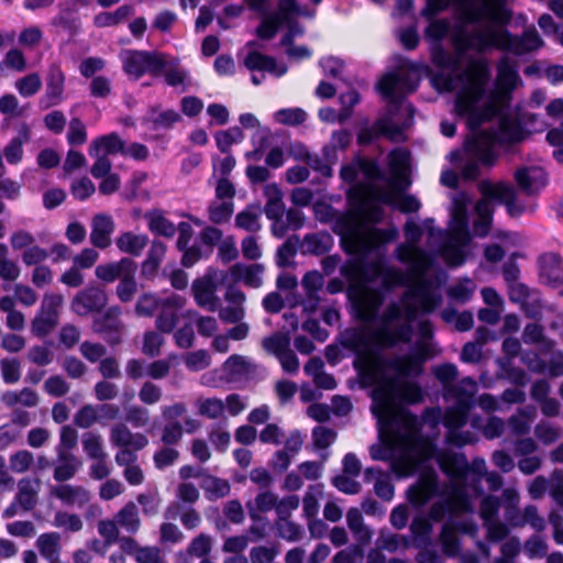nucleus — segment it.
<instances>
[{
	"label": "nucleus",
	"mask_w": 563,
	"mask_h": 563,
	"mask_svg": "<svg viewBox=\"0 0 563 563\" xmlns=\"http://www.w3.org/2000/svg\"><path fill=\"white\" fill-rule=\"evenodd\" d=\"M525 137L520 124L509 117L500 115L497 123L467 139L462 151L451 152L449 159L456 164L461 176L474 180L479 176L481 167L495 164L498 150L519 143Z\"/></svg>",
	"instance_id": "nucleus-10"
},
{
	"label": "nucleus",
	"mask_w": 563,
	"mask_h": 563,
	"mask_svg": "<svg viewBox=\"0 0 563 563\" xmlns=\"http://www.w3.org/2000/svg\"><path fill=\"white\" fill-rule=\"evenodd\" d=\"M307 113L300 108H285L274 113L277 123L286 125H298L306 121Z\"/></svg>",
	"instance_id": "nucleus-61"
},
{
	"label": "nucleus",
	"mask_w": 563,
	"mask_h": 563,
	"mask_svg": "<svg viewBox=\"0 0 563 563\" xmlns=\"http://www.w3.org/2000/svg\"><path fill=\"white\" fill-rule=\"evenodd\" d=\"M332 245L333 239L327 232L307 234L303 239V246L306 249V252L316 255H321L329 252Z\"/></svg>",
	"instance_id": "nucleus-50"
},
{
	"label": "nucleus",
	"mask_w": 563,
	"mask_h": 563,
	"mask_svg": "<svg viewBox=\"0 0 563 563\" xmlns=\"http://www.w3.org/2000/svg\"><path fill=\"white\" fill-rule=\"evenodd\" d=\"M134 13V8L130 4H123L112 12H100L93 18L95 25L98 27L114 26Z\"/></svg>",
	"instance_id": "nucleus-48"
},
{
	"label": "nucleus",
	"mask_w": 563,
	"mask_h": 563,
	"mask_svg": "<svg viewBox=\"0 0 563 563\" xmlns=\"http://www.w3.org/2000/svg\"><path fill=\"white\" fill-rule=\"evenodd\" d=\"M81 445L86 455L90 460L102 457L107 455V452L103 448V439L102 435L98 432L88 431L85 432L81 437Z\"/></svg>",
	"instance_id": "nucleus-52"
},
{
	"label": "nucleus",
	"mask_w": 563,
	"mask_h": 563,
	"mask_svg": "<svg viewBox=\"0 0 563 563\" xmlns=\"http://www.w3.org/2000/svg\"><path fill=\"white\" fill-rule=\"evenodd\" d=\"M64 297L60 294H45L37 314L53 318L58 321V310L62 307Z\"/></svg>",
	"instance_id": "nucleus-60"
},
{
	"label": "nucleus",
	"mask_w": 563,
	"mask_h": 563,
	"mask_svg": "<svg viewBox=\"0 0 563 563\" xmlns=\"http://www.w3.org/2000/svg\"><path fill=\"white\" fill-rule=\"evenodd\" d=\"M107 303L106 292L98 287H89L78 292L71 301V310L78 316H87L101 310Z\"/></svg>",
	"instance_id": "nucleus-22"
},
{
	"label": "nucleus",
	"mask_w": 563,
	"mask_h": 563,
	"mask_svg": "<svg viewBox=\"0 0 563 563\" xmlns=\"http://www.w3.org/2000/svg\"><path fill=\"white\" fill-rule=\"evenodd\" d=\"M371 387V411L383 441L371 446V457L389 462L390 470L398 476L411 475L435 455V445L421 434L418 417L399 406L409 402L400 395L396 380Z\"/></svg>",
	"instance_id": "nucleus-3"
},
{
	"label": "nucleus",
	"mask_w": 563,
	"mask_h": 563,
	"mask_svg": "<svg viewBox=\"0 0 563 563\" xmlns=\"http://www.w3.org/2000/svg\"><path fill=\"white\" fill-rule=\"evenodd\" d=\"M51 495L63 505L76 509H82L91 499V493L84 486L65 483L53 486Z\"/></svg>",
	"instance_id": "nucleus-23"
},
{
	"label": "nucleus",
	"mask_w": 563,
	"mask_h": 563,
	"mask_svg": "<svg viewBox=\"0 0 563 563\" xmlns=\"http://www.w3.org/2000/svg\"><path fill=\"white\" fill-rule=\"evenodd\" d=\"M450 5L454 7L455 10V16L456 22L454 25H451L450 21L446 19H440L437 20L434 16L438 14L435 13L432 16H427L424 14V11L429 7V2L427 1V7L422 10V15L430 20V23L426 30V35L435 42L433 46V62L442 67L440 73L434 77V84L438 87V89L443 91L442 85L439 82L438 78L446 73L455 69V67H464L465 62L467 58H465V54L468 51H459L452 34L454 29L456 27L457 23L461 21L456 4L454 2L450 3Z\"/></svg>",
	"instance_id": "nucleus-11"
},
{
	"label": "nucleus",
	"mask_w": 563,
	"mask_h": 563,
	"mask_svg": "<svg viewBox=\"0 0 563 563\" xmlns=\"http://www.w3.org/2000/svg\"><path fill=\"white\" fill-rule=\"evenodd\" d=\"M437 462L449 481L440 484L434 470L422 472L415 484L407 490L409 503L420 508L433 497L440 499L430 507V516L441 520L448 511H474L473 497L483 493L482 479L487 473L486 462L483 457L473 459L468 464L463 453L441 452L435 449Z\"/></svg>",
	"instance_id": "nucleus-6"
},
{
	"label": "nucleus",
	"mask_w": 563,
	"mask_h": 563,
	"mask_svg": "<svg viewBox=\"0 0 563 563\" xmlns=\"http://www.w3.org/2000/svg\"><path fill=\"white\" fill-rule=\"evenodd\" d=\"M442 283L439 276L434 279V283H430V290L439 298V301L432 308H427L420 296L412 297L410 306L413 309V313L408 318L409 332L404 336H399L393 327H385L383 322L388 305L380 313L379 308L375 317L368 320L360 318L355 307L352 305L354 317L362 324L347 329L342 334V345L354 353L353 365L363 387L379 385L387 380H396L400 395L409 404L422 401L423 391L411 379L422 373L423 363L431 355L429 345V340L433 335L431 323L426 320L418 323L419 340L416 343V352L387 356L385 351L400 343L407 344L411 341L413 323L417 320L419 310L431 312L440 305L442 297L439 288Z\"/></svg>",
	"instance_id": "nucleus-2"
},
{
	"label": "nucleus",
	"mask_w": 563,
	"mask_h": 563,
	"mask_svg": "<svg viewBox=\"0 0 563 563\" xmlns=\"http://www.w3.org/2000/svg\"><path fill=\"white\" fill-rule=\"evenodd\" d=\"M227 286V306L220 310V317L225 322L235 323L243 318L244 294L238 288V284H246V266L243 264L233 265L222 277Z\"/></svg>",
	"instance_id": "nucleus-13"
},
{
	"label": "nucleus",
	"mask_w": 563,
	"mask_h": 563,
	"mask_svg": "<svg viewBox=\"0 0 563 563\" xmlns=\"http://www.w3.org/2000/svg\"><path fill=\"white\" fill-rule=\"evenodd\" d=\"M148 230L161 236L173 238L176 233V225L165 217L161 210H151L144 214Z\"/></svg>",
	"instance_id": "nucleus-44"
},
{
	"label": "nucleus",
	"mask_w": 563,
	"mask_h": 563,
	"mask_svg": "<svg viewBox=\"0 0 563 563\" xmlns=\"http://www.w3.org/2000/svg\"><path fill=\"white\" fill-rule=\"evenodd\" d=\"M54 479L60 484L75 477L81 467V461L73 453H56Z\"/></svg>",
	"instance_id": "nucleus-33"
},
{
	"label": "nucleus",
	"mask_w": 563,
	"mask_h": 563,
	"mask_svg": "<svg viewBox=\"0 0 563 563\" xmlns=\"http://www.w3.org/2000/svg\"><path fill=\"white\" fill-rule=\"evenodd\" d=\"M162 63L158 65V76H164L165 82L170 87H181L185 91L191 85L190 73L179 58L162 53Z\"/></svg>",
	"instance_id": "nucleus-20"
},
{
	"label": "nucleus",
	"mask_w": 563,
	"mask_h": 563,
	"mask_svg": "<svg viewBox=\"0 0 563 563\" xmlns=\"http://www.w3.org/2000/svg\"><path fill=\"white\" fill-rule=\"evenodd\" d=\"M249 70L252 71V82L260 85L264 79L263 71L280 77L286 74L287 67L284 64H278L273 57L249 49Z\"/></svg>",
	"instance_id": "nucleus-21"
},
{
	"label": "nucleus",
	"mask_w": 563,
	"mask_h": 563,
	"mask_svg": "<svg viewBox=\"0 0 563 563\" xmlns=\"http://www.w3.org/2000/svg\"><path fill=\"white\" fill-rule=\"evenodd\" d=\"M125 421L134 428H145L150 424V411L140 405L125 408Z\"/></svg>",
	"instance_id": "nucleus-62"
},
{
	"label": "nucleus",
	"mask_w": 563,
	"mask_h": 563,
	"mask_svg": "<svg viewBox=\"0 0 563 563\" xmlns=\"http://www.w3.org/2000/svg\"><path fill=\"white\" fill-rule=\"evenodd\" d=\"M476 289L475 283L471 278H461L448 289V296L459 302L468 301Z\"/></svg>",
	"instance_id": "nucleus-56"
},
{
	"label": "nucleus",
	"mask_w": 563,
	"mask_h": 563,
	"mask_svg": "<svg viewBox=\"0 0 563 563\" xmlns=\"http://www.w3.org/2000/svg\"><path fill=\"white\" fill-rule=\"evenodd\" d=\"M60 536L57 532H48L41 534L36 540V547L41 555L49 563H60Z\"/></svg>",
	"instance_id": "nucleus-45"
},
{
	"label": "nucleus",
	"mask_w": 563,
	"mask_h": 563,
	"mask_svg": "<svg viewBox=\"0 0 563 563\" xmlns=\"http://www.w3.org/2000/svg\"><path fill=\"white\" fill-rule=\"evenodd\" d=\"M2 401L8 407L21 405L31 408L38 404V395L30 388H23L20 391H7L2 395Z\"/></svg>",
	"instance_id": "nucleus-51"
},
{
	"label": "nucleus",
	"mask_w": 563,
	"mask_h": 563,
	"mask_svg": "<svg viewBox=\"0 0 563 563\" xmlns=\"http://www.w3.org/2000/svg\"><path fill=\"white\" fill-rule=\"evenodd\" d=\"M482 199L475 205L477 219L474 222V231L479 236L487 235L493 218V202L505 205L511 217H519L532 210L525 202L519 200L517 190L507 183L482 181L478 185Z\"/></svg>",
	"instance_id": "nucleus-12"
},
{
	"label": "nucleus",
	"mask_w": 563,
	"mask_h": 563,
	"mask_svg": "<svg viewBox=\"0 0 563 563\" xmlns=\"http://www.w3.org/2000/svg\"><path fill=\"white\" fill-rule=\"evenodd\" d=\"M443 519H441L442 521ZM432 521L440 522L430 516V511L427 516H417L410 523V545L415 548H428L432 542Z\"/></svg>",
	"instance_id": "nucleus-30"
},
{
	"label": "nucleus",
	"mask_w": 563,
	"mask_h": 563,
	"mask_svg": "<svg viewBox=\"0 0 563 563\" xmlns=\"http://www.w3.org/2000/svg\"><path fill=\"white\" fill-rule=\"evenodd\" d=\"M429 7L424 11L432 16L449 8L454 2L460 22L453 31L452 37L461 52L474 49L483 53L488 48L522 56L541 48L544 44L534 26L527 27L521 35H514L503 27L511 20V12L501 2L481 0H428Z\"/></svg>",
	"instance_id": "nucleus-4"
},
{
	"label": "nucleus",
	"mask_w": 563,
	"mask_h": 563,
	"mask_svg": "<svg viewBox=\"0 0 563 563\" xmlns=\"http://www.w3.org/2000/svg\"><path fill=\"white\" fill-rule=\"evenodd\" d=\"M561 434V428L548 420H540L534 427L536 438L544 445L555 443Z\"/></svg>",
	"instance_id": "nucleus-55"
},
{
	"label": "nucleus",
	"mask_w": 563,
	"mask_h": 563,
	"mask_svg": "<svg viewBox=\"0 0 563 563\" xmlns=\"http://www.w3.org/2000/svg\"><path fill=\"white\" fill-rule=\"evenodd\" d=\"M180 114L175 110H157L152 108L147 111L143 118V124L147 125L152 130H168L174 126L175 123L180 121Z\"/></svg>",
	"instance_id": "nucleus-36"
},
{
	"label": "nucleus",
	"mask_w": 563,
	"mask_h": 563,
	"mask_svg": "<svg viewBox=\"0 0 563 563\" xmlns=\"http://www.w3.org/2000/svg\"><path fill=\"white\" fill-rule=\"evenodd\" d=\"M40 489L38 478H21L18 482V493L14 498L19 507L24 511L32 510L37 505Z\"/></svg>",
	"instance_id": "nucleus-31"
},
{
	"label": "nucleus",
	"mask_w": 563,
	"mask_h": 563,
	"mask_svg": "<svg viewBox=\"0 0 563 563\" xmlns=\"http://www.w3.org/2000/svg\"><path fill=\"white\" fill-rule=\"evenodd\" d=\"M109 440L117 448L142 450L148 444L147 438L140 432H132L125 423L119 422L110 428Z\"/></svg>",
	"instance_id": "nucleus-26"
},
{
	"label": "nucleus",
	"mask_w": 563,
	"mask_h": 563,
	"mask_svg": "<svg viewBox=\"0 0 563 563\" xmlns=\"http://www.w3.org/2000/svg\"><path fill=\"white\" fill-rule=\"evenodd\" d=\"M388 158L393 174L391 185L394 187H401L407 179L410 161L409 152L405 148H396L390 152Z\"/></svg>",
	"instance_id": "nucleus-34"
},
{
	"label": "nucleus",
	"mask_w": 563,
	"mask_h": 563,
	"mask_svg": "<svg viewBox=\"0 0 563 563\" xmlns=\"http://www.w3.org/2000/svg\"><path fill=\"white\" fill-rule=\"evenodd\" d=\"M65 76L58 66H52L46 78L44 95L40 98L38 104L42 109H48L63 101Z\"/></svg>",
	"instance_id": "nucleus-24"
},
{
	"label": "nucleus",
	"mask_w": 563,
	"mask_h": 563,
	"mask_svg": "<svg viewBox=\"0 0 563 563\" xmlns=\"http://www.w3.org/2000/svg\"><path fill=\"white\" fill-rule=\"evenodd\" d=\"M34 464V456L27 450H20L13 453L9 459V466L13 473L21 474L27 472Z\"/></svg>",
	"instance_id": "nucleus-64"
},
{
	"label": "nucleus",
	"mask_w": 563,
	"mask_h": 563,
	"mask_svg": "<svg viewBox=\"0 0 563 563\" xmlns=\"http://www.w3.org/2000/svg\"><path fill=\"white\" fill-rule=\"evenodd\" d=\"M186 305V298L178 294L164 297L157 310L155 327L162 333H172L179 321L180 310Z\"/></svg>",
	"instance_id": "nucleus-18"
},
{
	"label": "nucleus",
	"mask_w": 563,
	"mask_h": 563,
	"mask_svg": "<svg viewBox=\"0 0 563 563\" xmlns=\"http://www.w3.org/2000/svg\"><path fill=\"white\" fill-rule=\"evenodd\" d=\"M246 378V361L243 356L231 355L222 365L221 379L238 384Z\"/></svg>",
	"instance_id": "nucleus-41"
},
{
	"label": "nucleus",
	"mask_w": 563,
	"mask_h": 563,
	"mask_svg": "<svg viewBox=\"0 0 563 563\" xmlns=\"http://www.w3.org/2000/svg\"><path fill=\"white\" fill-rule=\"evenodd\" d=\"M30 139V130L23 124L16 137H13L4 147L3 155L9 164H18L23 157V144Z\"/></svg>",
	"instance_id": "nucleus-46"
},
{
	"label": "nucleus",
	"mask_w": 563,
	"mask_h": 563,
	"mask_svg": "<svg viewBox=\"0 0 563 563\" xmlns=\"http://www.w3.org/2000/svg\"><path fill=\"white\" fill-rule=\"evenodd\" d=\"M420 79V68L409 64L379 80L377 89L388 102V107L372 126L361 130L357 136L360 144H369L378 136H385L394 142L405 140V131L413 123L415 111L404 98L418 88Z\"/></svg>",
	"instance_id": "nucleus-8"
},
{
	"label": "nucleus",
	"mask_w": 563,
	"mask_h": 563,
	"mask_svg": "<svg viewBox=\"0 0 563 563\" xmlns=\"http://www.w3.org/2000/svg\"><path fill=\"white\" fill-rule=\"evenodd\" d=\"M377 548L390 553L399 549H407L410 547V538L402 534H397L388 529H382L376 540Z\"/></svg>",
	"instance_id": "nucleus-47"
},
{
	"label": "nucleus",
	"mask_w": 563,
	"mask_h": 563,
	"mask_svg": "<svg viewBox=\"0 0 563 563\" xmlns=\"http://www.w3.org/2000/svg\"><path fill=\"white\" fill-rule=\"evenodd\" d=\"M53 525L69 532H78L84 527L82 520L78 515L67 511H57L54 516Z\"/></svg>",
	"instance_id": "nucleus-59"
},
{
	"label": "nucleus",
	"mask_w": 563,
	"mask_h": 563,
	"mask_svg": "<svg viewBox=\"0 0 563 563\" xmlns=\"http://www.w3.org/2000/svg\"><path fill=\"white\" fill-rule=\"evenodd\" d=\"M263 347L274 354L283 369L289 374H296L299 371V360L290 349L289 333L277 332L265 338L262 342Z\"/></svg>",
	"instance_id": "nucleus-17"
},
{
	"label": "nucleus",
	"mask_w": 563,
	"mask_h": 563,
	"mask_svg": "<svg viewBox=\"0 0 563 563\" xmlns=\"http://www.w3.org/2000/svg\"><path fill=\"white\" fill-rule=\"evenodd\" d=\"M243 137V130L239 126H233L225 131H219L214 135L217 146L222 153H228L230 147L233 144L241 143Z\"/></svg>",
	"instance_id": "nucleus-57"
},
{
	"label": "nucleus",
	"mask_w": 563,
	"mask_h": 563,
	"mask_svg": "<svg viewBox=\"0 0 563 563\" xmlns=\"http://www.w3.org/2000/svg\"><path fill=\"white\" fill-rule=\"evenodd\" d=\"M352 133L347 130L334 131L328 144L323 146V157L328 164L338 161V153L345 151L352 142Z\"/></svg>",
	"instance_id": "nucleus-40"
},
{
	"label": "nucleus",
	"mask_w": 563,
	"mask_h": 563,
	"mask_svg": "<svg viewBox=\"0 0 563 563\" xmlns=\"http://www.w3.org/2000/svg\"><path fill=\"white\" fill-rule=\"evenodd\" d=\"M135 269V262L129 257H123L118 262L98 265L95 269V274L98 279L112 283L117 278H122L124 275H134Z\"/></svg>",
	"instance_id": "nucleus-29"
},
{
	"label": "nucleus",
	"mask_w": 563,
	"mask_h": 563,
	"mask_svg": "<svg viewBox=\"0 0 563 563\" xmlns=\"http://www.w3.org/2000/svg\"><path fill=\"white\" fill-rule=\"evenodd\" d=\"M353 196L358 203L355 211L341 213L327 203H316L313 207L317 220L323 223L333 222V231L340 235L345 252L355 256V260L342 266L341 271L361 262L377 241L388 240L395 235L393 231L384 232L374 227L383 220L384 211L379 205L372 201L374 191L371 188H355Z\"/></svg>",
	"instance_id": "nucleus-7"
},
{
	"label": "nucleus",
	"mask_w": 563,
	"mask_h": 563,
	"mask_svg": "<svg viewBox=\"0 0 563 563\" xmlns=\"http://www.w3.org/2000/svg\"><path fill=\"white\" fill-rule=\"evenodd\" d=\"M147 243L148 238L146 234H136L131 231L121 233L115 240V245L122 253L135 257L143 253Z\"/></svg>",
	"instance_id": "nucleus-39"
},
{
	"label": "nucleus",
	"mask_w": 563,
	"mask_h": 563,
	"mask_svg": "<svg viewBox=\"0 0 563 563\" xmlns=\"http://www.w3.org/2000/svg\"><path fill=\"white\" fill-rule=\"evenodd\" d=\"M164 297L154 292H144L136 301L135 313L139 317H152L158 310Z\"/></svg>",
	"instance_id": "nucleus-54"
},
{
	"label": "nucleus",
	"mask_w": 563,
	"mask_h": 563,
	"mask_svg": "<svg viewBox=\"0 0 563 563\" xmlns=\"http://www.w3.org/2000/svg\"><path fill=\"white\" fill-rule=\"evenodd\" d=\"M470 205L471 198L467 194L454 195L449 230L435 228L432 218L426 219L422 223L413 220L406 222L404 229L406 242L396 247L395 256L408 266L407 272L388 266L385 262V245L396 239L397 229L394 227L378 229L384 232L393 231L395 235L388 240L377 241L374 247L364 254L361 262L342 269V275L351 283L347 289L349 299L360 318L368 320L375 317L377 310L382 308L385 294L406 286L407 289L401 297L388 303L383 322L385 327H393L399 336L408 334V318L413 313L410 306L412 297L420 296L424 306L432 308L439 298L430 290V283H434L438 276L442 282L446 278L443 272L432 276L429 274L434 258L419 243L427 233V245L431 252L440 256L449 266L463 265L470 242L467 216Z\"/></svg>",
	"instance_id": "nucleus-1"
},
{
	"label": "nucleus",
	"mask_w": 563,
	"mask_h": 563,
	"mask_svg": "<svg viewBox=\"0 0 563 563\" xmlns=\"http://www.w3.org/2000/svg\"><path fill=\"white\" fill-rule=\"evenodd\" d=\"M275 527L278 537L289 542L298 541L303 532L302 527L290 518L277 519Z\"/></svg>",
	"instance_id": "nucleus-58"
},
{
	"label": "nucleus",
	"mask_w": 563,
	"mask_h": 563,
	"mask_svg": "<svg viewBox=\"0 0 563 563\" xmlns=\"http://www.w3.org/2000/svg\"><path fill=\"white\" fill-rule=\"evenodd\" d=\"M124 151V142L117 133H110L107 135L95 139L89 147V155H113Z\"/></svg>",
	"instance_id": "nucleus-38"
},
{
	"label": "nucleus",
	"mask_w": 563,
	"mask_h": 563,
	"mask_svg": "<svg viewBox=\"0 0 563 563\" xmlns=\"http://www.w3.org/2000/svg\"><path fill=\"white\" fill-rule=\"evenodd\" d=\"M540 279L543 284L558 287L563 283V264L559 255L548 253L540 257Z\"/></svg>",
	"instance_id": "nucleus-28"
},
{
	"label": "nucleus",
	"mask_w": 563,
	"mask_h": 563,
	"mask_svg": "<svg viewBox=\"0 0 563 563\" xmlns=\"http://www.w3.org/2000/svg\"><path fill=\"white\" fill-rule=\"evenodd\" d=\"M434 377L440 382L443 397L446 401H454L444 411L440 407H431L424 410L422 420L432 428L440 422L448 429L449 443L462 446L474 443L477 437L472 431H462L466 426L470 411L474 406V396L477 393V383L472 377H464L459 382V369L455 364L444 363L432 368Z\"/></svg>",
	"instance_id": "nucleus-9"
},
{
	"label": "nucleus",
	"mask_w": 563,
	"mask_h": 563,
	"mask_svg": "<svg viewBox=\"0 0 563 563\" xmlns=\"http://www.w3.org/2000/svg\"><path fill=\"white\" fill-rule=\"evenodd\" d=\"M166 245L158 240H153L147 252L145 261L142 263L141 274L147 279H152L161 266L165 254Z\"/></svg>",
	"instance_id": "nucleus-37"
},
{
	"label": "nucleus",
	"mask_w": 563,
	"mask_h": 563,
	"mask_svg": "<svg viewBox=\"0 0 563 563\" xmlns=\"http://www.w3.org/2000/svg\"><path fill=\"white\" fill-rule=\"evenodd\" d=\"M196 303L209 311H216L219 307V298L216 296V287L209 279H197L191 286Z\"/></svg>",
	"instance_id": "nucleus-32"
},
{
	"label": "nucleus",
	"mask_w": 563,
	"mask_h": 563,
	"mask_svg": "<svg viewBox=\"0 0 563 563\" xmlns=\"http://www.w3.org/2000/svg\"><path fill=\"white\" fill-rule=\"evenodd\" d=\"M162 53L159 51L123 49L119 57L124 73L136 80L145 74L158 77Z\"/></svg>",
	"instance_id": "nucleus-14"
},
{
	"label": "nucleus",
	"mask_w": 563,
	"mask_h": 563,
	"mask_svg": "<svg viewBox=\"0 0 563 563\" xmlns=\"http://www.w3.org/2000/svg\"><path fill=\"white\" fill-rule=\"evenodd\" d=\"M186 367L191 372H199L207 368L211 363V356L206 350L189 352L184 356Z\"/></svg>",
	"instance_id": "nucleus-63"
},
{
	"label": "nucleus",
	"mask_w": 563,
	"mask_h": 563,
	"mask_svg": "<svg viewBox=\"0 0 563 563\" xmlns=\"http://www.w3.org/2000/svg\"><path fill=\"white\" fill-rule=\"evenodd\" d=\"M519 188L527 195L539 192L547 185V174L539 166H523L515 172Z\"/></svg>",
	"instance_id": "nucleus-25"
},
{
	"label": "nucleus",
	"mask_w": 563,
	"mask_h": 563,
	"mask_svg": "<svg viewBox=\"0 0 563 563\" xmlns=\"http://www.w3.org/2000/svg\"><path fill=\"white\" fill-rule=\"evenodd\" d=\"M496 69L495 90L490 92L486 90L490 79L486 58L468 57L464 67H455L438 78L443 91L456 93L455 109L466 118L473 132L485 121L499 115L501 109L509 104L512 92L523 84L517 63L509 56H503Z\"/></svg>",
	"instance_id": "nucleus-5"
},
{
	"label": "nucleus",
	"mask_w": 563,
	"mask_h": 563,
	"mask_svg": "<svg viewBox=\"0 0 563 563\" xmlns=\"http://www.w3.org/2000/svg\"><path fill=\"white\" fill-rule=\"evenodd\" d=\"M201 488L210 500L222 498L230 493L229 482L214 476L205 477L201 483Z\"/></svg>",
	"instance_id": "nucleus-53"
},
{
	"label": "nucleus",
	"mask_w": 563,
	"mask_h": 563,
	"mask_svg": "<svg viewBox=\"0 0 563 563\" xmlns=\"http://www.w3.org/2000/svg\"><path fill=\"white\" fill-rule=\"evenodd\" d=\"M114 520L119 528L130 534H134L141 527V519L137 506L133 501L126 503L114 516Z\"/></svg>",
	"instance_id": "nucleus-43"
},
{
	"label": "nucleus",
	"mask_w": 563,
	"mask_h": 563,
	"mask_svg": "<svg viewBox=\"0 0 563 563\" xmlns=\"http://www.w3.org/2000/svg\"><path fill=\"white\" fill-rule=\"evenodd\" d=\"M324 497V485L317 483L309 485L302 497V514L310 520L314 519L320 510V499Z\"/></svg>",
	"instance_id": "nucleus-42"
},
{
	"label": "nucleus",
	"mask_w": 563,
	"mask_h": 563,
	"mask_svg": "<svg viewBox=\"0 0 563 563\" xmlns=\"http://www.w3.org/2000/svg\"><path fill=\"white\" fill-rule=\"evenodd\" d=\"M473 511H448L443 519L448 520L443 523L439 540L442 549L448 555H455L459 552L460 543L456 532H462L471 537H475L478 532V526L473 520H459L463 514H472Z\"/></svg>",
	"instance_id": "nucleus-15"
},
{
	"label": "nucleus",
	"mask_w": 563,
	"mask_h": 563,
	"mask_svg": "<svg viewBox=\"0 0 563 563\" xmlns=\"http://www.w3.org/2000/svg\"><path fill=\"white\" fill-rule=\"evenodd\" d=\"M114 221L106 213L96 214L91 220L90 242L95 247L104 250L111 244L114 232Z\"/></svg>",
	"instance_id": "nucleus-27"
},
{
	"label": "nucleus",
	"mask_w": 563,
	"mask_h": 563,
	"mask_svg": "<svg viewBox=\"0 0 563 563\" xmlns=\"http://www.w3.org/2000/svg\"><path fill=\"white\" fill-rule=\"evenodd\" d=\"M500 500L493 495L485 496L479 506V516L486 529V536L489 541L498 542L507 538L509 528L506 523L498 520Z\"/></svg>",
	"instance_id": "nucleus-16"
},
{
	"label": "nucleus",
	"mask_w": 563,
	"mask_h": 563,
	"mask_svg": "<svg viewBox=\"0 0 563 563\" xmlns=\"http://www.w3.org/2000/svg\"><path fill=\"white\" fill-rule=\"evenodd\" d=\"M346 522L354 534V538L361 543H367L372 538L371 530L364 525L363 516L360 509L351 508L346 514Z\"/></svg>",
	"instance_id": "nucleus-49"
},
{
	"label": "nucleus",
	"mask_w": 563,
	"mask_h": 563,
	"mask_svg": "<svg viewBox=\"0 0 563 563\" xmlns=\"http://www.w3.org/2000/svg\"><path fill=\"white\" fill-rule=\"evenodd\" d=\"M503 499L505 503L504 518L506 526L511 528H521L520 518L522 510L519 508L520 495L516 488H506L503 490Z\"/></svg>",
	"instance_id": "nucleus-35"
},
{
	"label": "nucleus",
	"mask_w": 563,
	"mask_h": 563,
	"mask_svg": "<svg viewBox=\"0 0 563 563\" xmlns=\"http://www.w3.org/2000/svg\"><path fill=\"white\" fill-rule=\"evenodd\" d=\"M120 314L121 309L119 307H111L93 321V331L102 334L104 340L111 345L121 342L124 324L120 320Z\"/></svg>",
	"instance_id": "nucleus-19"
}]
</instances>
